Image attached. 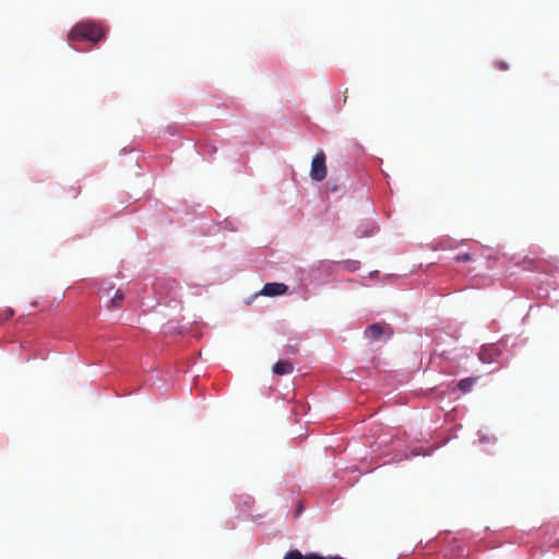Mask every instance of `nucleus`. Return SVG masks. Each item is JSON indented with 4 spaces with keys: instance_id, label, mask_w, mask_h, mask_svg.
I'll list each match as a JSON object with an SVG mask.
<instances>
[{
    "instance_id": "obj_1",
    "label": "nucleus",
    "mask_w": 559,
    "mask_h": 559,
    "mask_svg": "<svg viewBox=\"0 0 559 559\" xmlns=\"http://www.w3.org/2000/svg\"><path fill=\"white\" fill-rule=\"evenodd\" d=\"M106 31L96 22L85 21L75 24L69 33V40H83L86 39L92 43H97L105 37Z\"/></svg>"
},
{
    "instance_id": "obj_2",
    "label": "nucleus",
    "mask_w": 559,
    "mask_h": 559,
    "mask_svg": "<svg viewBox=\"0 0 559 559\" xmlns=\"http://www.w3.org/2000/svg\"><path fill=\"white\" fill-rule=\"evenodd\" d=\"M180 286L175 280H158L155 283L156 293L163 298L165 301L175 300L179 297L178 290Z\"/></svg>"
},
{
    "instance_id": "obj_3",
    "label": "nucleus",
    "mask_w": 559,
    "mask_h": 559,
    "mask_svg": "<svg viewBox=\"0 0 559 559\" xmlns=\"http://www.w3.org/2000/svg\"><path fill=\"white\" fill-rule=\"evenodd\" d=\"M325 154L323 151L317 152L311 162L310 177L312 180L322 181L326 177Z\"/></svg>"
},
{
    "instance_id": "obj_4",
    "label": "nucleus",
    "mask_w": 559,
    "mask_h": 559,
    "mask_svg": "<svg viewBox=\"0 0 559 559\" xmlns=\"http://www.w3.org/2000/svg\"><path fill=\"white\" fill-rule=\"evenodd\" d=\"M500 355L501 350L496 344H488L481 347L478 353V358L484 364H491L496 361Z\"/></svg>"
},
{
    "instance_id": "obj_5",
    "label": "nucleus",
    "mask_w": 559,
    "mask_h": 559,
    "mask_svg": "<svg viewBox=\"0 0 559 559\" xmlns=\"http://www.w3.org/2000/svg\"><path fill=\"white\" fill-rule=\"evenodd\" d=\"M385 332H388L389 336L393 333L389 324L373 323L366 329L365 335L370 341H378Z\"/></svg>"
},
{
    "instance_id": "obj_6",
    "label": "nucleus",
    "mask_w": 559,
    "mask_h": 559,
    "mask_svg": "<svg viewBox=\"0 0 559 559\" xmlns=\"http://www.w3.org/2000/svg\"><path fill=\"white\" fill-rule=\"evenodd\" d=\"M287 289H288L287 285H285L283 283H266L263 286L260 294L263 296L274 297V296L284 295L287 292Z\"/></svg>"
},
{
    "instance_id": "obj_7",
    "label": "nucleus",
    "mask_w": 559,
    "mask_h": 559,
    "mask_svg": "<svg viewBox=\"0 0 559 559\" xmlns=\"http://www.w3.org/2000/svg\"><path fill=\"white\" fill-rule=\"evenodd\" d=\"M293 369V364L288 360H278L272 368L273 372L278 376L289 374Z\"/></svg>"
},
{
    "instance_id": "obj_8",
    "label": "nucleus",
    "mask_w": 559,
    "mask_h": 559,
    "mask_svg": "<svg viewBox=\"0 0 559 559\" xmlns=\"http://www.w3.org/2000/svg\"><path fill=\"white\" fill-rule=\"evenodd\" d=\"M479 377H468L465 379L460 380V382L456 384V388L464 394L469 393L473 389V386L478 381Z\"/></svg>"
},
{
    "instance_id": "obj_9",
    "label": "nucleus",
    "mask_w": 559,
    "mask_h": 559,
    "mask_svg": "<svg viewBox=\"0 0 559 559\" xmlns=\"http://www.w3.org/2000/svg\"><path fill=\"white\" fill-rule=\"evenodd\" d=\"M124 296L121 290H116L114 296L110 298V306L112 308H118L122 305Z\"/></svg>"
},
{
    "instance_id": "obj_10",
    "label": "nucleus",
    "mask_w": 559,
    "mask_h": 559,
    "mask_svg": "<svg viewBox=\"0 0 559 559\" xmlns=\"http://www.w3.org/2000/svg\"><path fill=\"white\" fill-rule=\"evenodd\" d=\"M283 559H302V554L297 549L289 550Z\"/></svg>"
},
{
    "instance_id": "obj_11",
    "label": "nucleus",
    "mask_w": 559,
    "mask_h": 559,
    "mask_svg": "<svg viewBox=\"0 0 559 559\" xmlns=\"http://www.w3.org/2000/svg\"><path fill=\"white\" fill-rule=\"evenodd\" d=\"M472 260L469 253H456V262H467Z\"/></svg>"
}]
</instances>
